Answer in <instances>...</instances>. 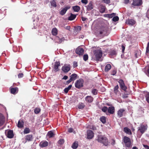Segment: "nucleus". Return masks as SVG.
I'll use <instances>...</instances> for the list:
<instances>
[{"instance_id":"obj_29","label":"nucleus","mask_w":149,"mask_h":149,"mask_svg":"<svg viewBox=\"0 0 149 149\" xmlns=\"http://www.w3.org/2000/svg\"><path fill=\"white\" fill-rule=\"evenodd\" d=\"M118 88L119 86L118 85L116 86L114 88L113 92L116 95H117L119 92Z\"/></svg>"},{"instance_id":"obj_27","label":"nucleus","mask_w":149,"mask_h":149,"mask_svg":"<svg viewBox=\"0 0 149 149\" xmlns=\"http://www.w3.org/2000/svg\"><path fill=\"white\" fill-rule=\"evenodd\" d=\"M18 91L17 88H12L11 89V93L13 94L16 93Z\"/></svg>"},{"instance_id":"obj_39","label":"nucleus","mask_w":149,"mask_h":149,"mask_svg":"<svg viewBox=\"0 0 149 149\" xmlns=\"http://www.w3.org/2000/svg\"><path fill=\"white\" fill-rule=\"evenodd\" d=\"M64 140L63 139H61L57 142V143L60 145H62L64 143Z\"/></svg>"},{"instance_id":"obj_56","label":"nucleus","mask_w":149,"mask_h":149,"mask_svg":"<svg viewBox=\"0 0 149 149\" xmlns=\"http://www.w3.org/2000/svg\"><path fill=\"white\" fill-rule=\"evenodd\" d=\"M69 90L67 88H66L64 89V91L65 93H67L68 92Z\"/></svg>"},{"instance_id":"obj_3","label":"nucleus","mask_w":149,"mask_h":149,"mask_svg":"<svg viewBox=\"0 0 149 149\" xmlns=\"http://www.w3.org/2000/svg\"><path fill=\"white\" fill-rule=\"evenodd\" d=\"M95 58L97 60H99L102 56V51L100 50H97L95 51Z\"/></svg>"},{"instance_id":"obj_45","label":"nucleus","mask_w":149,"mask_h":149,"mask_svg":"<svg viewBox=\"0 0 149 149\" xmlns=\"http://www.w3.org/2000/svg\"><path fill=\"white\" fill-rule=\"evenodd\" d=\"M146 97L148 102H149V93H148L146 94Z\"/></svg>"},{"instance_id":"obj_35","label":"nucleus","mask_w":149,"mask_h":149,"mask_svg":"<svg viewBox=\"0 0 149 149\" xmlns=\"http://www.w3.org/2000/svg\"><path fill=\"white\" fill-rule=\"evenodd\" d=\"M72 9L75 12H78L80 10V7L78 6H76L72 7Z\"/></svg>"},{"instance_id":"obj_34","label":"nucleus","mask_w":149,"mask_h":149,"mask_svg":"<svg viewBox=\"0 0 149 149\" xmlns=\"http://www.w3.org/2000/svg\"><path fill=\"white\" fill-rule=\"evenodd\" d=\"M116 15V14L115 13H112L111 14H107L104 15V16L107 17L109 18H111L114 17Z\"/></svg>"},{"instance_id":"obj_43","label":"nucleus","mask_w":149,"mask_h":149,"mask_svg":"<svg viewBox=\"0 0 149 149\" xmlns=\"http://www.w3.org/2000/svg\"><path fill=\"white\" fill-rule=\"evenodd\" d=\"M102 111L104 112H106L108 110V108L105 106L103 107L102 109Z\"/></svg>"},{"instance_id":"obj_17","label":"nucleus","mask_w":149,"mask_h":149,"mask_svg":"<svg viewBox=\"0 0 149 149\" xmlns=\"http://www.w3.org/2000/svg\"><path fill=\"white\" fill-rule=\"evenodd\" d=\"M7 137L9 138H13L14 135L13 131L12 130H9L8 131L7 134H6Z\"/></svg>"},{"instance_id":"obj_49","label":"nucleus","mask_w":149,"mask_h":149,"mask_svg":"<svg viewBox=\"0 0 149 149\" xmlns=\"http://www.w3.org/2000/svg\"><path fill=\"white\" fill-rule=\"evenodd\" d=\"M81 28L80 26H78L75 29V30L77 31H79L81 30Z\"/></svg>"},{"instance_id":"obj_63","label":"nucleus","mask_w":149,"mask_h":149,"mask_svg":"<svg viewBox=\"0 0 149 149\" xmlns=\"http://www.w3.org/2000/svg\"><path fill=\"white\" fill-rule=\"evenodd\" d=\"M72 86V85H69L68 87H67V88L69 90H70V88H71Z\"/></svg>"},{"instance_id":"obj_32","label":"nucleus","mask_w":149,"mask_h":149,"mask_svg":"<svg viewBox=\"0 0 149 149\" xmlns=\"http://www.w3.org/2000/svg\"><path fill=\"white\" fill-rule=\"evenodd\" d=\"M78 145V142L77 141H75L72 144V148L75 149H76Z\"/></svg>"},{"instance_id":"obj_61","label":"nucleus","mask_w":149,"mask_h":149,"mask_svg":"<svg viewBox=\"0 0 149 149\" xmlns=\"http://www.w3.org/2000/svg\"><path fill=\"white\" fill-rule=\"evenodd\" d=\"M90 128L93 130H95L96 129V128L94 126H92V127H91Z\"/></svg>"},{"instance_id":"obj_25","label":"nucleus","mask_w":149,"mask_h":149,"mask_svg":"<svg viewBox=\"0 0 149 149\" xmlns=\"http://www.w3.org/2000/svg\"><path fill=\"white\" fill-rule=\"evenodd\" d=\"M124 132L127 134L129 135L132 134V132L131 130L127 127H125L124 128Z\"/></svg>"},{"instance_id":"obj_47","label":"nucleus","mask_w":149,"mask_h":149,"mask_svg":"<svg viewBox=\"0 0 149 149\" xmlns=\"http://www.w3.org/2000/svg\"><path fill=\"white\" fill-rule=\"evenodd\" d=\"M88 58V56L87 54H85L83 56V59L85 61H87Z\"/></svg>"},{"instance_id":"obj_14","label":"nucleus","mask_w":149,"mask_h":149,"mask_svg":"<svg viewBox=\"0 0 149 149\" xmlns=\"http://www.w3.org/2000/svg\"><path fill=\"white\" fill-rule=\"evenodd\" d=\"M142 4L141 0H133L132 5L135 6H139Z\"/></svg>"},{"instance_id":"obj_64","label":"nucleus","mask_w":149,"mask_h":149,"mask_svg":"<svg viewBox=\"0 0 149 149\" xmlns=\"http://www.w3.org/2000/svg\"><path fill=\"white\" fill-rule=\"evenodd\" d=\"M87 19L85 17H82V20L83 21H85Z\"/></svg>"},{"instance_id":"obj_58","label":"nucleus","mask_w":149,"mask_h":149,"mask_svg":"<svg viewBox=\"0 0 149 149\" xmlns=\"http://www.w3.org/2000/svg\"><path fill=\"white\" fill-rule=\"evenodd\" d=\"M68 78V76H64L63 78H62V79L66 80Z\"/></svg>"},{"instance_id":"obj_22","label":"nucleus","mask_w":149,"mask_h":149,"mask_svg":"<svg viewBox=\"0 0 149 149\" xmlns=\"http://www.w3.org/2000/svg\"><path fill=\"white\" fill-rule=\"evenodd\" d=\"M56 0H52L50 1L51 6L52 7L56 8L57 6Z\"/></svg>"},{"instance_id":"obj_30","label":"nucleus","mask_w":149,"mask_h":149,"mask_svg":"<svg viewBox=\"0 0 149 149\" xmlns=\"http://www.w3.org/2000/svg\"><path fill=\"white\" fill-rule=\"evenodd\" d=\"M76 17V15L71 13L70 16L68 17V19L69 20H72L74 19Z\"/></svg>"},{"instance_id":"obj_7","label":"nucleus","mask_w":149,"mask_h":149,"mask_svg":"<svg viewBox=\"0 0 149 149\" xmlns=\"http://www.w3.org/2000/svg\"><path fill=\"white\" fill-rule=\"evenodd\" d=\"M70 69V67L69 64L65 65L62 68V71L64 72H68Z\"/></svg>"},{"instance_id":"obj_18","label":"nucleus","mask_w":149,"mask_h":149,"mask_svg":"<svg viewBox=\"0 0 149 149\" xmlns=\"http://www.w3.org/2000/svg\"><path fill=\"white\" fill-rule=\"evenodd\" d=\"M87 8V10L89 11L93 8V3L91 1L89 2L88 5L86 6Z\"/></svg>"},{"instance_id":"obj_60","label":"nucleus","mask_w":149,"mask_h":149,"mask_svg":"<svg viewBox=\"0 0 149 149\" xmlns=\"http://www.w3.org/2000/svg\"><path fill=\"white\" fill-rule=\"evenodd\" d=\"M72 81L71 80V79H70L69 80H68V81L67 82H66V84H69V83H70Z\"/></svg>"},{"instance_id":"obj_21","label":"nucleus","mask_w":149,"mask_h":149,"mask_svg":"<svg viewBox=\"0 0 149 149\" xmlns=\"http://www.w3.org/2000/svg\"><path fill=\"white\" fill-rule=\"evenodd\" d=\"M60 66V63L59 62H56L54 66V71L57 72L59 70L58 67Z\"/></svg>"},{"instance_id":"obj_48","label":"nucleus","mask_w":149,"mask_h":149,"mask_svg":"<svg viewBox=\"0 0 149 149\" xmlns=\"http://www.w3.org/2000/svg\"><path fill=\"white\" fill-rule=\"evenodd\" d=\"M149 51V42H148L147 47H146V53H148Z\"/></svg>"},{"instance_id":"obj_57","label":"nucleus","mask_w":149,"mask_h":149,"mask_svg":"<svg viewBox=\"0 0 149 149\" xmlns=\"http://www.w3.org/2000/svg\"><path fill=\"white\" fill-rule=\"evenodd\" d=\"M65 29L68 30L70 31V26H67L65 27Z\"/></svg>"},{"instance_id":"obj_6","label":"nucleus","mask_w":149,"mask_h":149,"mask_svg":"<svg viewBox=\"0 0 149 149\" xmlns=\"http://www.w3.org/2000/svg\"><path fill=\"white\" fill-rule=\"evenodd\" d=\"M118 82L119 83L120 88L124 91H125L127 88L126 86L125 85L122 79L119 80Z\"/></svg>"},{"instance_id":"obj_8","label":"nucleus","mask_w":149,"mask_h":149,"mask_svg":"<svg viewBox=\"0 0 149 149\" xmlns=\"http://www.w3.org/2000/svg\"><path fill=\"white\" fill-rule=\"evenodd\" d=\"M87 138L90 139H92L94 136V133L92 131L88 130L87 131Z\"/></svg>"},{"instance_id":"obj_42","label":"nucleus","mask_w":149,"mask_h":149,"mask_svg":"<svg viewBox=\"0 0 149 149\" xmlns=\"http://www.w3.org/2000/svg\"><path fill=\"white\" fill-rule=\"evenodd\" d=\"M100 121L103 123H106V118L105 117L103 116L100 118Z\"/></svg>"},{"instance_id":"obj_36","label":"nucleus","mask_w":149,"mask_h":149,"mask_svg":"<svg viewBox=\"0 0 149 149\" xmlns=\"http://www.w3.org/2000/svg\"><path fill=\"white\" fill-rule=\"evenodd\" d=\"M57 30L56 28H54L52 29V34L54 36H56L57 33Z\"/></svg>"},{"instance_id":"obj_46","label":"nucleus","mask_w":149,"mask_h":149,"mask_svg":"<svg viewBox=\"0 0 149 149\" xmlns=\"http://www.w3.org/2000/svg\"><path fill=\"white\" fill-rule=\"evenodd\" d=\"M119 20V17L118 16H114L112 19V20L115 22H116Z\"/></svg>"},{"instance_id":"obj_23","label":"nucleus","mask_w":149,"mask_h":149,"mask_svg":"<svg viewBox=\"0 0 149 149\" xmlns=\"http://www.w3.org/2000/svg\"><path fill=\"white\" fill-rule=\"evenodd\" d=\"M85 100L88 102H92L93 101V98L91 96H88L86 97Z\"/></svg>"},{"instance_id":"obj_40","label":"nucleus","mask_w":149,"mask_h":149,"mask_svg":"<svg viewBox=\"0 0 149 149\" xmlns=\"http://www.w3.org/2000/svg\"><path fill=\"white\" fill-rule=\"evenodd\" d=\"M85 106V105L83 103H81L78 105V107L79 109H82L84 108Z\"/></svg>"},{"instance_id":"obj_19","label":"nucleus","mask_w":149,"mask_h":149,"mask_svg":"<svg viewBox=\"0 0 149 149\" xmlns=\"http://www.w3.org/2000/svg\"><path fill=\"white\" fill-rule=\"evenodd\" d=\"M108 111L111 114H113L115 112L114 107H109L108 108Z\"/></svg>"},{"instance_id":"obj_16","label":"nucleus","mask_w":149,"mask_h":149,"mask_svg":"<svg viewBox=\"0 0 149 149\" xmlns=\"http://www.w3.org/2000/svg\"><path fill=\"white\" fill-rule=\"evenodd\" d=\"M33 138L32 134H28L25 136V139L26 142L28 141H31L33 139Z\"/></svg>"},{"instance_id":"obj_11","label":"nucleus","mask_w":149,"mask_h":149,"mask_svg":"<svg viewBox=\"0 0 149 149\" xmlns=\"http://www.w3.org/2000/svg\"><path fill=\"white\" fill-rule=\"evenodd\" d=\"M76 52L79 55H82L84 54V50L81 47H78L76 49Z\"/></svg>"},{"instance_id":"obj_50","label":"nucleus","mask_w":149,"mask_h":149,"mask_svg":"<svg viewBox=\"0 0 149 149\" xmlns=\"http://www.w3.org/2000/svg\"><path fill=\"white\" fill-rule=\"evenodd\" d=\"M81 2L82 3L86 4L88 3V1L87 0H81Z\"/></svg>"},{"instance_id":"obj_51","label":"nucleus","mask_w":149,"mask_h":149,"mask_svg":"<svg viewBox=\"0 0 149 149\" xmlns=\"http://www.w3.org/2000/svg\"><path fill=\"white\" fill-rule=\"evenodd\" d=\"M23 76V74L22 73H19L18 75V77L19 78H22Z\"/></svg>"},{"instance_id":"obj_53","label":"nucleus","mask_w":149,"mask_h":149,"mask_svg":"<svg viewBox=\"0 0 149 149\" xmlns=\"http://www.w3.org/2000/svg\"><path fill=\"white\" fill-rule=\"evenodd\" d=\"M121 48L122 49V52H124L125 48V46L123 45H122L121 46Z\"/></svg>"},{"instance_id":"obj_28","label":"nucleus","mask_w":149,"mask_h":149,"mask_svg":"<svg viewBox=\"0 0 149 149\" xmlns=\"http://www.w3.org/2000/svg\"><path fill=\"white\" fill-rule=\"evenodd\" d=\"M77 74H73L70 76V79L72 81H74L77 78Z\"/></svg>"},{"instance_id":"obj_38","label":"nucleus","mask_w":149,"mask_h":149,"mask_svg":"<svg viewBox=\"0 0 149 149\" xmlns=\"http://www.w3.org/2000/svg\"><path fill=\"white\" fill-rule=\"evenodd\" d=\"M30 132V130L28 128H26L24 130V134H26L29 133Z\"/></svg>"},{"instance_id":"obj_54","label":"nucleus","mask_w":149,"mask_h":149,"mask_svg":"<svg viewBox=\"0 0 149 149\" xmlns=\"http://www.w3.org/2000/svg\"><path fill=\"white\" fill-rule=\"evenodd\" d=\"M73 129L72 128H70L68 129V132H69L71 133L73 132Z\"/></svg>"},{"instance_id":"obj_31","label":"nucleus","mask_w":149,"mask_h":149,"mask_svg":"<svg viewBox=\"0 0 149 149\" xmlns=\"http://www.w3.org/2000/svg\"><path fill=\"white\" fill-rule=\"evenodd\" d=\"M54 134L52 131H49L47 134L49 138L54 137Z\"/></svg>"},{"instance_id":"obj_4","label":"nucleus","mask_w":149,"mask_h":149,"mask_svg":"<svg viewBox=\"0 0 149 149\" xmlns=\"http://www.w3.org/2000/svg\"><path fill=\"white\" fill-rule=\"evenodd\" d=\"M84 81L83 79H79L77 80L75 83V86L76 88H79L83 86Z\"/></svg>"},{"instance_id":"obj_24","label":"nucleus","mask_w":149,"mask_h":149,"mask_svg":"<svg viewBox=\"0 0 149 149\" xmlns=\"http://www.w3.org/2000/svg\"><path fill=\"white\" fill-rule=\"evenodd\" d=\"M24 122L22 120H19L17 123V127L19 128H22L24 127Z\"/></svg>"},{"instance_id":"obj_15","label":"nucleus","mask_w":149,"mask_h":149,"mask_svg":"<svg viewBox=\"0 0 149 149\" xmlns=\"http://www.w3.org/2000/svg\"><path fill=\"white\" fill-rule=\"evenodd\" d=\"M5 118L2 114L0 113V126H2L4 123Z\"/></svg>"},{"instance_id":"obj_2","label":"nucleus","mask_w":149,"mask_h":149,"mask_svg":"<svg viewBox=\"0 0 149 149\" xmlns=\"http://www.w3.org/2000/svg\"><path fill=\"white\" fill-rule=\"evenodd\" d=\"M97 140L99 142L102 143L106 146H107L109 144L108 140L105 137L102 136H98Z\"/></svg>"},{"instance_id":"obj_44","label":"nucleus","mask_w":149,"mask_h":149,"mask_svg":"<svg viewBox=\"0 0 149 149\" xmlns=\"http://www.w3.org/2000/svg\"><path fill=\"white\" fill-rule=\"evenodd\" d=\"M92 92L94 95H96L97 94V91L96 89H94L92 90Z\"/></svg>"},{"instance_id":"obj_12","label":"nucleus","mask_w":149,"mask_h":149,"mask_svg":"<svg viewBox=\"0 0 149 149\" xmlns=\"http://www.w3.org/2000/svg\"><path fill=\"white\" fill-rule=\"evenodd\" d=\"M136 23V21L132 19H128L126 20V22L127 24L130 26L133 25L135 24Z\"/></svg>"},{"instance_id":"obj_9","label":"nucleus","mask_w":149,"mask_h":149,"mask_svg":"<svg viewBox=\"0 0 149 149\" xmlns=\"http://www.w3.org/2000/svg\"><path fill=\"white\" fill-rule=\"evenodd\" d=\"M65 40V38L62 37L61 38L58 36L56 37L55 39V40L56 42L59 44L64 42Z\"/></svg>"},{"instance_id":"obj_10","label":"nucleus","mask_w":149,"mask_h":149,"mask_svg":"<svg viewBox=\"0 0 149 149\" xmlns=\"http://www.w3.org/2000/svg\"><path fill=\"white\" fill-rule=\"evenodd\" d=\"M70 7L69 6L65 7L60 12V14L62 15H64L67 11L70 8Z\"/></svg>"},{"instance_id":"obj_62","label":"nucleus","mask_w":149,"mask_h":149,"mask_svg":"<svg viewBox=\"0 0 149 149\" xmlns=\"http://www.w3.org/2000/svg\"><path fill=\"white\" fill-rule=\"evenodd\" d=\"M72 86V85H69L68 87H67V88L69 90H70V88H71Z\"/></svg>"},{"instance_id":"obj_5","label":"nucleus","mask_w":149,"mask_h":149,"mask_svg":"<svg viewBox=\"0 0 149 149\" xmlns=\"http://www.w3.org/2000/svg\"><path fill=\"white\" fill-rule=\"evenodd\" d=\"M147 128L148 126L147 125H141L139 128L138 131H139L141 134H143L147 130Z\"/></svg>"},{"instance_id":"obj_52","label":"nucleus","mask_w":149,"mask_h":149,"mask_svg":"<svg viewBox=\"0 0 149 149\" xmlns=\"http://www.w3.org/2000/svg\"><path fill=\"white\" fill-rule=\"evenodd\" d=\"M103 1L104 2L107 4H109L110 3V0H103Z\"/></svg>"},{"instance_id":"obj_55","label":"nucleus","mask_w":149,"mask_h":149,"mask_svg":"<svg viewBox=\"0 0 149 149\" xmlns=\"http://www.w3.org/2000/svg\"><path fill=\"white\" fill-rule=\"evenodd\" d=\"M143 146L146 149H149V146H148L145 144H143Z\"/></svg>"},{"instance_id":"obj_59","label":"nucleus","mask_w":149,"mask_h":149,"mask_svg":"<svg viewBox=\"0 0 149 149\" xmlns=\"http://www.w3.org/2000/svg\"><path fill=\"white\" fill-rule=\"evenodd\" d=\"M111 53L112 55H114L116 54V52L115 51H113L111 52Z\"/></svg>"},{"instance_id":"obj_41","label":"nucleus","mask_w":149,"mask_h":149,"mask_svg":"<svg viewBox=\"0 0 149 149\" xmlns=\"http://www.w3.org/2000/svg\"><path fill=\"white\" fill-rule=\"evenodd\" d=\"M40 111V109L38 108H36L34 110V112L36 114L39 113Z\"/></svg>"},{"instance_id":"obj_1","label":"nucleus","mask_w":149,"mask_h":149,"mask_svg":"<svg viewBox=\"0 0 149 149\" xmlns=\"http://www.w3.org/2000/svg\"><path fill=\"white\" fill-rule=\"evenodd\" d=\"M123 142L125 147L130 148L131 146L132 143L131 139L128 137L124 136L123 139Z\"/></svg>"},{"instance_id":"obj_33","label":"nucleus","mask_w":149,"mask_h":149,"mask_svg":"<svg viewBox=\"0 0 149 149\" xmlns=\"http://www.w3.org/2000/svg\"><path fill=\"white\" fill-rule=\"evenodd\" d=\"M106 8L104 6L101 5L100 9V11L102 13H104L105 10Z\"/></svg>"},{"instance_id":"obj_13","label":"nucleus","mask_w":149,"mask_h":149,"mask_svg":"<svg viewBox=\"0 0 149 149\" xmlns=\"http://www.w3.org/2000/svg\"><path fill=\"white\" fill-rule=\"evenodd\" d=\"M107 29L105 27H102L100 29L99 34L100 36H104L106 35Z\"/></svg>"},{"instance_id":"obj_37","label":"nucleus","mask_w":149,"mask_h":149,"mask_svg":"<svg viewBox=\"0 0 149 149\" xmlns=\"http://www.w3.org/2000/svg\"><path fill=\"white\" fill-rule=\"evenodd\" d=\"M111 68V66L110 64H107L105 67V71L106 72L109 71Z\"/></svg>"},{"instance_id":"obj_26","label":"nucleus","mask_w":149,"mask_h":149,"mask_svg":"<svg viewBox=\"0 0 149 149\" xmlns=\"http://www.w3.org/2000/svg\"><path fill=\"white\" fill-rule=\"evenodd\" d=\"M40 144L42 147H45L48 146V143L47 141L41 142Z\"/></svg>"},{"instance_id":"obj_20","label":"nucleus","mask_w":149,"mask_h":149,"mask_svg":"<svg viewBox=\"0 0 149 149\" xmlns=\"http://www.w3.org/2000/svg\"><path fill=\"white\" fill-rule=\"evenodd\" d=\"M125 111L123 109H120L118 111L117 114L119 117H122L123 116V113Z\"/></svg>"}]
</instances>
